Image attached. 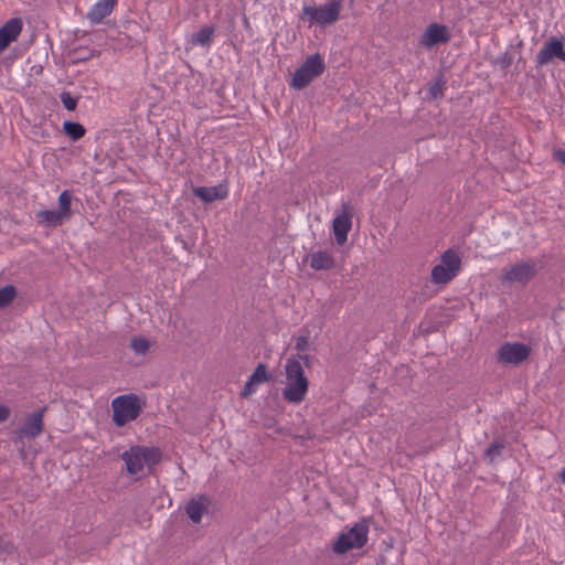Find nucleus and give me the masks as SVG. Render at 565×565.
<instances>
[{
	"mask_svg": "<svg viewBox=\"0 0 565 565\" xmlns=\"http://www.w3.org/2000/svg\"><path fill=\"white\" fill-rule=\"evenodd\" d=\"M145 407V402L136 394H126L111 401L113 422L117 427L137 419Z\"/></svg>",
	"mask_w": 565,
	"mask_h": 565,
	"instance_id": "7ed1b4c3",
	"label": "nucleus"
},
{
	"mask_svg": "<svg viewBox=\"0 0 565 565\" xmlns=\"http://www.w3.org/2000/svg\"><path fill=\"white\" fill-rule=\"evenodd\" d=\"M130 348L137 354H145L150 348V342L143 337H134L130 341Z\"/></svg>",
	"mask_w": 565,
	"mask_h": 565,
	"instance_id": "b1692460",
	"label": "nucleus"
},
{
	"mask_svg": "<svg viewBox=\"0 0 565 565\" xmlns=\"http://www.w3.org/2000/svg\"><path fill=\"white\" fill-rule=\"evenodd\" d=\"M429 95L433 98H439L444 95V82L441 77L429 86Z\"/></svg>",
	"mask_w": 565,
	"mask_h": 565,
	"instance_id": "cd10ccee",
	"label": "nucleus"
},
{
	"mask_svg": "<svg viewBox=\"0 0 565 565\" xmlns=\"http://www.w3.org/2000/svg\"><path fill=\"white\" fill-rule=\"evenodd\" d=\"M17 296V289L13 285H7L0 288V308L9 306Z\"/></svg>",
	"mask_w": 565,
	"mask_h": 565,
	"instance_id": "5701e85b",
	"label": "nucleus"
},
{
	"mask_svg": "<svg viewBox=\"0 0 565 565\" xmlns=\"http://www.w3.org/2000/svg\"><path fill=\"white\" fill-rule=\"evenodd\" d=\"M308 259L310 267L315 270H330L335 266L334 257L329 250L312 252Z\"/></svg>",
	"mask_w": 565,
	"mask_h": 565,
	"instance_id": "f3484780",
	"label": "nucleus"
},
{
	"mask_svg": "<svg viewBox=\"0 0 565 565\" xmlns=\"http://www.w3.org/2000/svg\"><path fill=\"white\" fill-rule=\"evenodd\" d=\"M504 448V443L502 440H494L486 450V456L490 461H493L497 457L501 455L502 449Z\"/></svg>",
	"mask_w": 565,
	"mask_h": 565,
	"instance_id": "a878e982",
	"label": "nucleus"
},
{
	"mask_svg": "<svg viewBox=\"0 0 565 565\" xmlns=\"http://www.w3.org/2000/svg\"><path fill=\"white\" fill-rule=\"evenodd\" d=\"M553 58H558L565 63L564 36H552L536 54V65L548 64Z\"/></svg>",
	"mask_w": 565,
	"mask_h": 565,
	"instance_id": "f8f14e48",
	"label": "nucleus"
},
{
	"mask_svg": "<svg viewBox=\"0 0 565 565\" xmlns=\"http://www.w3.org/2000/svg\"><path fill=\"white\" fill-rule=\"evenodd\" d=\"M241 2H243L244 0H239Z\"/></svg>",
	"mask_w": 565,
	"mask_h": 565,
	"instance_id": "c9c22d12",
	"label": "nucleus"
},
{
	"mask_svg": "<svg viewBox=\"0 0 565 565\" xmlns=\"http://www.w3.org/2000/svg\"><path fill=\"white\" fill-rule=\"evenodd\" d=\"M46 409L44 406L25 418L23 425L15 431L17 440L34 439L43 433V416Z\"/></svg>",
	"mask_w": 565,
	"mask_h": 565,
	"instance_id": "9b49d317",
	"label": "nucleus"
},
{
	"mask_svg": "<svg viewBox=\"0 0 565 565\" xmlns=\"http://www.w3.org/2000/svg\"><path fill=\"white\" fill-rule=\"evenodd\" d=\"M215 33L214 25H206L201 28L198 32L191 35L190 42L192 45H200L209 47L213 41Z\"/></svg>",
	"mask_w": 565,
	"mask_h": 565,
	"instance_id": "aec40b11",
	"label": "nucleus"
},
{
	"mask_svg": "<svg viewBox=\"0 0 565 565\" xmlns=\"http://www.w3.org/2000/svg\"><path fill=\"white\" fill-rule=\"evenodd\" d=\"M255 382H252V379L249 377V380L245 383L244 387H243V391H242V396L244 397H247L248 395L253 394L255 392Z\"/></svg>",
	"mask_w": 565,
	"mask_h": 565,
	"instance_id": "c756f323",
	"label": "nucleus"
},
{
	"mask_svg": "<svg viewBox=\"0 0 565 565\" xmlns=\"http://www.w3.org/2000/svg\"><path fill=\"white\" fill-rule=\"evenodd\" d=\"M450 41L448 28L445 24L430 23L420 36V44L426 49H431L439 43Z\"/></svg>",
	"mask_w": 565,
	"mask_h": 565,
	"instance_id": "ddd939ff",
	"label": "nucleus"
},
{
	"mask_svg": "<svg viewBox=\"0 0 565 565\" xmlns=\"http://www.w3.org/2000/svg\"><path fill=\"white\" fill-rule=\"evenodd\" d=\"M531 347L521 342H505L497 352V361L507 365H520L531 355Z\"/></svg>",
	"mask_w": 565,
	"mask_h": 565,
	"instance_id": "1a4fd4ad",
	"label": "nucleus"
},
{
	"mask_svg": "<svg viewBox=\"0 0 565 565\" xmlns=\"http://www.w3.org/2000/svg\"><path fill=\"white\" fill-rule=\"evenodd\" d=\"M63 106L67 110H74L77 106V98L73 97L68 92H62L60 95Z\"/></svg>",
	"mask_w": 565,
	"mask_h": 565,
	"instance_id": "bb28decb",
	"label": "nucleus"
},
{
	"mask_svg": "<svg viewBox=\"0 0 565 565\" xmlns=\"http://www.w3.org/2000/svg\"><path fill=\"white\" fill-rule=\"evenodd\" d=\"M117 0H99L88 11L87 19L90 21L92 24L100 23L106 17H108L113 12Z\"/></svg>",
	"mask_w": 565,
	"mask_h": 565,
	"instance_id": "dca6fc26",
	"label": "nucleus"
},
{
	"mask_svg": "<svg viewBox=\"0 0 565 565\" xmlns=\"http://www.w3.org/2000/svg\"><path fill=\"white\" fill-rule=\"evenodd\" d=\"M299 358H300L301 360L306 361V362H307V361H308V359H309V356H308V355H299Z\"/></svg>",
	"mask_w": 565,
	"mask_h": 565,
	"instance_id": "f704fd0d",
	"label": "nucleus"
},
{
	"mask_svg": "<svg viewBox=\"0 0 565 565\" xmlns=\"http://www.w3.org/2000/svg\"><path fill=\"white\" fill-rule=\"evenodd\" d=\"M22 20L12 18L0 28V53H2L22 31Z\"/></svg>",
	"mask_w": 565,
	"mask_h": 565,
	"instance_id": "4468645a",
	"label": "nucleus"
},
{
	"mask_svg": "<svg viewBox=\"0 0 565 565\" xmlns=\"http://www.w3.org/2000/svg\"><path fill=\"white\" fill-rule=\"evenodd\" d=\"M553 158L565 166V150H563V149L554 150Z\"/></svg>",
	"mask_w": 565,
	"mask_h": 565,
	"instance_id": "2f4dec72",
	"label": "nucleus"
},
{
	"mask_svg": "<svg viewBox=\"0 0 565 565\" xmlns=\"http://www.w3.org/2000/svg\"><path fill=\"white\" fill-rule=\"evenodd\" d=\"M461 267V258L454 249H447L441 255V263L431 269V281L437 285H445L451 281Z\"/></svg>",
	"mask_w": 565,
	"mask_h": 565,
	"instance_id": "6e6552de",
	"label": "nucleus"
},
{
	"mask_svg": "<svg viewBox=\"0 0 565 565\" xmlns=\"http://www.w3.org/2000/svg\"><path fill=\"white\" fill-rule=\"evenodd\" d=\"M252 382H255L256 384L267 382L270 376L267 372L266 365L260 363L256 366L253 374L250 375Z\"/></svg>",
	"mask_w": 565,
	"mask_h": 565,
	"instance_id": "393cba45",
	"label": "nucleus"
},
{
	"mask_svg": "<svg viewBox=\"0 0 565 565\" xmlns=\"http://www.w3.org/2000/svg\"><path fill=\"white\" fill-rule=\"evenodd\" d=\"M120 458L131 476L142 472L145 468L152 473L162 459V451L158 447L136 445L124 451Z\"/></svg>",
	"mask_w": 565,
	"mask_h": 565,
	"instance_id": "f257e3e1",
	"label": "nucleus"
},
{
	"mask_svg": "<svg viewBox=\"0 0 565 565\" xmlns=\"http://www.w3.org/2000/svg\"><path fill=\"white\" fill-rule=\"evenodd\" d=\"M286 386L282 390V397L291 404H300L309 390V380L305 375L303 367L299 360L288 359L285 365Z\"/></svg>",
	"mask_w": 565,
	"mask_h": 565,
	"instance_id": "f03ea898",
	"label": "nucleus"
},
{
	"mask_svg": "<svg viewBox=\"0 0 565 565\" xmlns=\"http://www.w3.org/2000/svg\"><path fill=\"white\" fill-rule=\"evenodd\" d=\"M72 200L73 195L68 190H64L58 196V210L57 212L63 216V218L67 222L71 220L72 213Z\"/></svg>",
	"mask_w": 565,
	"mask_h": 565,
	"instance_id": "412c9836",
	"label": "nucleus"
},
{
	"mask_svg": "<svg viewBox=\"0 0 565 565\" xmlns=\"http://www.w3.org/2000/svg\"><path fill=\"white\" fill-rule=\"evenodd\" d=\"M207 509V500L205 497L191 499L185 505V512L193 523H200L203 512Z\"/></svg>",
	"mask_w": 565,
	"mask_h": 565,
	"instance_id": "a211bd4d",
	"label": "nucleus"
},
{
	"mask_svg": "<svg viewBox=\"0 0 565 565\" xmlns=\"http://www.w3.org/2000/svg\"><path fill=\"white\" fill-rule=\"evenodd\" d=\"M354 207L350 202L341 204L340 211L332 221V230L338 245H343L352 227Z\"/></svg>",
	"mask_w": 565,
	"mask_h": 565,
	"instance_id": "9d476101",
	"label": "nucleus"
},
{
	"mask_svg": "<svg viewBox=\"0 0 565 565\" xmlns=\"http://www.w3.org/2000/svg\"><path fill=\"white\" fill-rule=\"evenodd\" d=\"M193 194L202 200L204 203H211L216 200H224L228 195L227 188L225 185L216 186H196L193 188Z\"/></svg>",
	"mask_w": 565,
	"mask_h": 565,
	"instance_id": "2eb2a0df",
	"label": "nucleus"
},
{
	"mask_svg": "<svg viewBox=\"0 0 565 565\" xmlns=\"http://www.w3.org/2000/svg\"><path fill=\"white\" fill-rule=\"evenodd\" d=\"M63 130L73 141L82 139L86 134L85 127L74 121H65L63 124Z\"/></svg>",
	"mask_w": 565,
	"mask_h": 565,
	"instance_id": "4be33fe9",
	"label": "nucleus"
},
{
	"mask_svg": "<svg viewBox=\"0 0 565 565\" xmlns=\"http://www.w3.org/2000/svg\"><path fill=\"white\" fill-rule=\"evenodd\" d=\"M562 482L565 484V469H563L559 473Z\"/></svg>",
	"mask_w": 565,
	"mask_h": 565,
	"instance_id": "72a5a7b5",
	"label": "nucleus"
},
{
	"mask_svg": "<svg viewBox=\"0 0 565 565\" xmlns=\"http://www.w3.org/2000/svg\"><path fill=\"white\" fill-rule=\"evenodd\" d=\"M369 524L366 521L355 523L348 532L339 535L333 544L337 554H344L352 548H361L367 543Z\"/></svg>",
	"mask_w": 565,
	"mask_h": 565,
	"instance_id": "423d86ee",
	"label": "nucleus"
},
{
	"mask_svg": "<svg viewBox=\"0 0 565 565\" xmlns=\"http://www.w3.org/2000/svg\"><path fill=\"white\" fill-rule=\"evenodd\" d=\"M10 408L0 404V423L6 422L10 416Z\"/></svg>",
	"mask_w": 565,
	"mask_h": 565,
	"instance_id": "7c9ffc66",
	"label": "nucleus"
},
{
	"mask_svg": "<svg viewBox=\"0 0 565 565\" xmlns=\"http://www.w3.org/2000/svg\"><path fill=\"white\" fill-rule=\"evenodd\" d=\"M342 8L343 0H328L321 6H305L302 15L309 20L310 24L328 26L340 20Z\"/></svg>",
	"mask_w": 565,
	"mask_h": 565,
	"instance_id": "20e7f679",
	"label": "nucleus"
},
{
	"mask_svg": "<svg viewBox=\"0 0 565 565\" xmlns=\"http://www.w3.org/2000/svg\"><path fill=\"white\" fill-rule=\"evenodd\" d=\"M295 348L298 352H306L309 348L308 337L307 335L297 337Z\"/></svg>",
	"mask_w": 565,
	"mask_h": 565,
	"instance_id": "c85d7f7f",
	"label": "nucleus"
},
{
	"mask_svg": "<svg viewBox=\"0 0 565 565\" xmlns=\"http://www.w3.org/2000/svg\"><path fill=\"white\" fill-rule=\"evenodd\" d=\"M542 268V264L536 258H527L526 260L515 263L509 267H504L501 273L502 284H520L527 285Z\"/></svg>",
	"mask_w": 565,
	"mask_h": 565,
	"instance_id": "39448f33",
	"label": "nucleus"
},
{
	"mask_svg": "<svg viewBox=\"0 0 565 565\" xmlns=\"http://www.w3.org/2000/svg\"><path fill=\"white\" fill-rule=\"evenodd\" d=\"M324 62L320 54L310 55L303 64L296 70L290 86L295 89H303L316 77L320 76L324 72Z\"/></svg>",
	"mask_w": 565,
	"mask_h": 565,
	"instance_id": "0eeeda50",
	"label": "nucleus"
},
{
	"mask_svg": "<svg viewBox=\"0 0 565 565\" xmlns=\"http://www.w3.org/2000/svg\"><path fill=\"white\" fill-rule=\"evenodd\" d=\"M35 217L40 224H44L45 226L49 227H56L66 222L63 218V216L57 212V210L39 211Z\"/></svg>",
	"mask_w": 565,
	"mask_h": 565,
	"instance_id": "6ab92c4d",
	"label": "nucleus"
},
{
	"mask_svg": "<svg viewBox=\"0 0 565 565\" xmlns=\"http://www.w3.org/2000/svg\"><path fill=\"white\" fill-rule=\"evenodd\" d=\"M511 62H512L511 57L508 56L507 54L504 56H502L501 58H499V63H500L502 68L509 67Z\"/></svg>",
	"mask_w": 565,
	"mask_h": 565,
	"instance_id": "473e14b6",
	"label": "nucleus"
}]
</instances>
